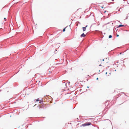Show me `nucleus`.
Segmentation results:
<instances>
[{"mask_svg":"<svg viewBox=\"0 0 129 129\" xmlns=\"http://www.w3.org/2000/svg\"><path fill=\"white\" fill-rule=\"evenodd\" d=\"M82 126H86V123L83 124H82Z\"/></svg>","mask_w":129,"mask_h":129,"instance_id":"nucleus-7","label":"nucleus"},{"mask_svg":"<svg viewBox=\"0 0 129 129\" xmlns=\"http://www.w3.org/2000/svg\"><path fill=\"white\" fill-rule=\"evenodd\" d=\"M57 51V50H56H56H55V51Z\"/></svg>","mask_w":129,"mask_h":129,"instance_id":"nucleus-18","label":"nucleus"},{"mask_svg":"<svg viewBox=\"0 0 129 129\" xmlns=\"http://www.w3.org/2000/svg\"><path fill=\"white\" fill-rule=\"evenodd\" d=\"M91 123L90 122L86 123V126L89 125L91 124Z\"/></svg>","mask_w":129,"mask_h":129,"instance_id":"nucleus-6","label":"nucleus"},{"mask_svg":"<svg viewBox=\"0 0 129 129\" xmlns=\"http://www.w3.org/2000/svg\"><path fill=\"white\" fill-rule=\"evenodd\" d=\"M86 35L84 34V33L82 34L81 35V37H84Z\"/></svg>","mask_w":129,"mask_h":129,"instance_id":"nucleus-5","label":"nucleus"},{"mask_svg":"<svg viewBox=\"0 0 129 129\" xmlns=\"http://www.w3.org/2000/svg\"><path fill=\"white\" fill-rule=\"evenodd\" d=\"M4 20L6 19V18H4Z\"/></svg>","mask_w":129,"mask_h":129,"instance_id":"nucleus-13","label":"nucleus"},{"mask_svg":"<svg viewBox=\"0 0 129 129\" xmlns=\"http://www.w3.org/2000/svg\"><path fill=\"white\" fill-rule=\"evenodd\" d=\"M103 61H104V59H103Z\"/></svg>","mask_w":129,"mask_h":129,"instance_id":"nucleus-17","label":"nucleus"},{"mask_svg":"<svg viewBox=\"0 0 129 129\" xmlns=\"http://www.w3.org/2000/svg\"><path fill=\"white\" fill-rule=\"evenodd\" d=\"M99 66H102V65H101V64H100V65H99Z\"/></svg>","mask_w":129,"mask_h":129,"instance_id":"nucleus-11","label":"nucleus"},{"mask_svg":"<svg viewBox=\"0 0 129 129\" xmlns=\"http://www.w3.org/2000/svg\"><path fill=\"white\" fill-rule=\"evenodd\" d=\"M112 37V36L111 35H110L109 36V38H111Z\"/></svg>","mask_w":129,"mask_h":129,"instance_id":"nucleus-8","label":"nucleus"},{"mask_svg":"<svg viewBox=\"0 0 129 129\" xmlns=\"http://www.w3.org/2000/svg\"><path fill=\"white\" fill-rule=\"evenodd\" d=\"M121 54V53H120V54Z\"/></svg>","mask_w":129,"mask_h":129,"instance_id":"nucleus-21","label":"nucleus"},{"mask_svg":"<svg viewBox=\"0 0 129 129\" xmlns=\"http://www.w3.org/2000/svg\"><path fill=\"white\" fill-rule=\"evenodd\" d=\"M117 37H118L119 36V35H117Z\"/></svg>","mask_w":129,"mask_h":129,"instance_id":"nucleus-10","label":"nucleus"},{"mask_svg":"<svg viewBox=\"0 0 129 129\" xmlns=\"http://www.w3.org/2000/svg\"><path fill=\"white\" fill-rule=\"evenodd\" d=\"M38 107L40 109H44L45 108V106L43 105H40Z\"/></svg>","mask_w":129,"mask_h":129,"instance_id":"nucleus-1","label":"nucleus"},{"mask_svg":"<svg viewBox=\"0 0 129 129\" xmlns=\"http://www.w3.org/2000/svg\"><path fill=\"white\" fill-rule=\"evenodd\" d=\"M102 9L103 8V7H102Z\"/></svg>","mask_w":129,"mask_h":129,"instance_id":"nucleus-14","label":"nucleus"},{"mask_svg":"<svg viewBox=\"0 0 129 129\" xmlns=\"http://www.w3.org/2000/svg\"><path fill=\"white\" fill-rule=\"evenodd\" d=\"M87 26V25L85 27H83V29L84 31L86 30V28Z\"/></svg>","mask_w":129,"mask_h":129,"instance_id":"nucleus-4","label":"nucleus"},{"mask_svg":"<svg viewBox=\"0 0 129 129\" xmlns=\"http://www.w3.org/2000/svg\"><path fill=\"white\" fill-rule=\"evenodd\" d=\"M38 101L39 102V103H41V102H43L42 101L40 100H39V99H38L36 100V101L35 102L36 103V102H37Z\"/></svg>","mask_w":129,"mask_h":129,"instance_id":"nucleus-2","label":"nucleus"},{"mask_svg":"<svg viewBox=\"0 0 129 129\" xmlns=\"http://www.w3.org/2000/svg\"><path fill=\"white\" fill-rule=\"evenodd\" d=\"M98 78H96V80H98Z\"/></svg>","mask_w":129,"mask_h":129,"instance_id":"nucleus-12","label":"nucleus"},{"mask_svg":"<svg viewBox=\"0 0 129 129\" xmlns=\"http://www.w3.org/2000/svg\"><path fill=\"white\" fill-rule=\"evenodd\" d=\"M36 105V104L34 106V107Z\"/></svg>","mask_w":129,"mask_h":129,"instance_id":"nucleus-15","label":"nucleus"},{"mask_svg":"<svg viewBox=\"0 0 129 129\" xmlns=\"http://www.w3.org/2000/svg\"><path fill=\"white\" fill-rule=\"evenodd\" d=\"M107 74V72H106V74Z\"/></svg>","mask_w":129,"mask_h":129,"instance_id":"nucleus-16","label":"nucleus"},{"mask_svg":"<svg viewBox=\"0 0 129 129\" xmlns=\"http://www.w3.org/2000/svg\"><path fill=\"white\" fill-rule=\"evenodd\" d=\"M77 83H76V84H77Z\"/></svg>","mask_w":129,"mask_h":129,"instance_id":"nucleus-19","label":"nucleus"},{"mask_svg":"<svg viewBox=\"0 0 129 129\" xmlns=\"http://www.w3.org/2000/svg\"><path fill=\"white\" fill-rule=\"evenodd\" d=\"M87 88H89L88 86V87H87Z\"/></svg>","mask_w":129,"mask_h":129,"instance_id":"nucleus-20","label":"nucleus"},{"mask_svg":"<svg viewBox=\"0 0 129 129\" xmlns=\"http://www.w3.org/2000/svg\"><path fill=\"white\" fill-rule=\"evenodd\" d=\"M66 28V27L64 28L63 30V32L64 31H65V29Z\"/></svg>","mask_w":129,"mask_h":129,"instance_id":"nucleus-9","label":"nucleus"},{"mask_svg":"<svg viewBox=\"0 0 129 129\" xmlns=\"http://www.w3.org/2000/svg\"><path fill=\"white\" fill-rule=\"evenodd\" d=\"M124 26L123 25H120L117 27L115 28V29L116 30V29L118 27H120L122 26Z\"/></svg>","mask_w":129,"mask_h":129,"instance_id":"nucleus-3","label":"nucleus"}]
</instances>
